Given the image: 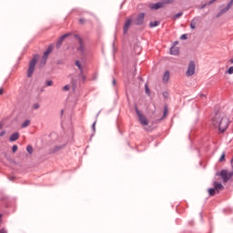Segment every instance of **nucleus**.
Listing matches in <instances>:
<instances>
[{"mask_svg": "<svg viewBox=\"0 0 233 233\" xmlns=\"http://www.w3.org/2000/svg\"><path fill=\"white\" fill-rule=\"evenodd\" d=\"M229 123L228 117L221 112L216 113L211 118V125H213L215 128H218L220 132H225L227 128H228Z\"/></svg>", "mask_w": 233, "mask_h": 233, "instance_id": "1", "label": "nucleus"}, {"mask_svg": "<svg viewBox=\"0 0 233 233\" xmlns=\"http://www.w3.org/2000/svg\"><path fill=\"white\" fill-rule=\"evenodd\" d=\"M174 3V0H162L161 2H157L156 4H151V10H159V8H165V5H170Z\"/></svg>", "mask_w": 233, "mask_h": 233, "instance_id": "2", "label": "nucleus"}, {"mask_svg": "<svg viewBox=\"0 0 233 233\" xmlns=\"http://www.w3.org/2000/svg\"><path fill=\"white\" fill-rule=\"evenodd\" d=\"M219 176L222 178L223 183H227L232 179L233 172L223 169L219 172Z\"/></svg>", "mask_w": 233, "mask_h": 233, "instance_id": "3", "label": "nucleus"}, {"mask_svg": "<svg viewBox=\"0 0 233 233\" xmlns=\"http://www.w3.org/2000/svg\"><path fill=\"white\" fill-rule=\"evenodd\" d=\"M37 64V57H34L30 63H29V67L27 71V77H32L34 74V70H35V65Z\"/></svg>", "mask_w": 233, "mask_h": 233, "instance_id": "4", "label": "nucleus"}, {"mask_svg": "<svg viewBox=\"0 0 233 233\" xmlns=\"http://www.w3.org/2000/svg\"><path fill=\"white\" fill-rule=\"evenodd\" d=\"M196 74V63L194 61H190L187 66V70L186 72L187 77H192Z\"/></svg>", "mask_w": 233, "mask_h": 233, "instance_id": "5", "label": "nucleus"}, {"mask_svg": "<svg viewBox=\"0 0 233 233\" xmlns=\"http://www.w3.org/2000/svg\"><path fill=\"white\" fill-rule=\"evenodd\" d=\"M75 39H76L78 41V52L81 53L82 56H85V44L83 43V38H81V36H79V35H75Z\"/></svg>", "mask_w": 233, "mask_h": 233, "instance_id": "6", "label": "nucleus"}, {"mask_svg": "<svg viewBox=\"0 0 233 233\" xmlns=\"http://www.w3.org/2000/svg\"><path fill=\"white\" fill-rule=\"evenodd\" d=\"M52 50H54V44H51L47 49L45 51L43 57H42V64L46 65V59H48V56L52 54Z\"/></svg>", "mask_w": 233, "mask_h": 233, "instance_id": "7", "label": "nucleus"}, {"mask_svg": "<svg viewBox=\"0 0 233 233\" xmlns=\"http://www.w3.org/2000/svg\"><path fill=\"white\" fill-rule=\"evenodd\" d=\"M136 112L140 121V124L143 125V127L148 126V119H147V116L141 114V112L137 108H136Z\"/></svg>", "mask_w": 233, "mask_h": 233, "instance_id": "8", "label": "nucleus"}, {"mask_svg": "<svg viewBox=\"0 0 233 233\" xmlns=\"http://www.w3.org/2000/svg\"><path fill=\"white\" fill-rule=\"evenodd\" d=\"M232 5H233V0H230L229 3L227 5V6L220 9V12L217 14V17H221L224 14H227V12L230 10V8H232Z\"/></svg>", "mask_w": 233, "mask_h": 233, "instance_id": "9", "label": "nucleus"}, {"mask_svg": "<svg viewBox=\"0 0 233 233\" xmlns=\"http://www.w3.org/2000/svg\"><path fill=\"white\" fill-rule=\"evenodd\" d=\"M145 21V13H140L137 15V19L135 20V25H143Z\"/></svg>", "mask_w": 233, "mask_h": 233, "instance_id": "10", "label": "nucleus"}, {"mask_svg": "<svg viewBox=\"0 0 233 233\" xmlns=\"http://www.w3.org/2000/svg\"><path fill=\"white\" fill-rule=\"evenodd\" d=\"M70 34H65L62 36L59 37L58 41L56 42V48H61V46L63 45V41L68 37Z\"/></svg>", "mask_w": 233, "mask_h": 233, "instance_id": "11", "label": "nucleus"}, {"mask_svg": "<svg viewBox=\"0 0 233 233\" xmlns=\"http://www.w3.org/2000/svg\"><path fill=\"white\" fill-rule=\"evenodd\" d=\"M131 25H132V18H129L126 21L124 25V34L128 33V29L130 28Z\"/></svg>", "mask_w": 233, "mask_h": 233, "instance_id": "12", "label": "nucleus"}, {"mask_svg": "<svg viewBox=\"0 0 233 233\" xmlns=\"http://www.w3.org/2000/svg\"><path fill=\"white\" fill-rule=\"evenodd\" d=\"M213 187L217 190V194H219V190H223V188H225L221 183L217 181L213 183Z\"/></svg>", "mask_w": 233, "mask_h": 233, "instance_id": "13", "label": "nucleus"}, {"mask_svg": "<svg viewBox=\"0 0 233 233\" xmlns=\"http://www.w3.org/2000/svg\"><path fill=\"white\" fill-rule=\"evenodd\" d=\"M198 21H199V19L198 17H195L191 20L190 22V29L191 30H196V26L198 25Z\"/></svg>", "mask_w": 233, "mask_h": 233, "instance_id": "14", "label": "nucleus"}, {"mask_svg": "<svg viewBox=\"0 0 233 233\" xmlns=\"http://www.w3.org/2000/svg\"><path fill=\"white\" fill-rule=\"evenodd\" d=\"M171 56H177L179 54V47L172 46L170 48Z\"/></svg>", "mask_w": 233, "mask_h": 233, "instance_id": "15", "label": "nucleus"}, {"mask_svg": "<svg viewBox=\"0 0 233 233\" xmlns=\"http://www.w3.org/2000/svg\"><path fill=\"white\" fill-rule=\"evenodd\" d=\"M168 79H170V72L169 71H166L164 73V76H163L164 83H168Z\"/></svg>", "mask_w": 233, "mask_h": 233, "instance_id": "16", "label": "nucleus"}, {"mask_svg": "<svg viewBox=\"0 0 233 233\" xmlns=\"http://www.w3.org/2000/svg\"><path fill=\"white\" fill-rule=\"evenodd\" d=\"M9 139L10 141H17L19 139V133H14Z\"/></svg>", "mask_w": 233, "mask_h": 233, "instance_id": "17", "label": "nucleus"}, {"mask_svg": "<svg viewBox=\"0 0 233 233\" xmlns=\"http://www.w3.org/2000/svg\"><path fill=\"white\" fill-rule=\"evenodd\" d=\"M149 26L150 28H156V26H159V21L150 22Z\"/></svg>", "mask_w": 233, "mask_h": 233, "instance_id": "18", "label": "nucleus"}, {"mask_svg": "<svg viewBox=\"0 0 233 233\" xmlns=\"http://www.w3.org/2000/svg\"><path fill=\"white\" fill-rule=\"evenodd\" d=\"M76 66H77L78 70H80V72H83V66H81V62H79V60L76 61Z\"/></svg>", "mask_w": 233, "mask_h": 233, "instance_id": "19", "label": "nucleus"}, {"mask_svg": "<svg viewBox=\"0 0 233 233\" xmlns=\"http://www.w3.org/2000/svg\"><path fill=\"white\" fill-rule=\"evenodd\" d=\"M216 192H218L214 187L208 189L209 196H216Z\"/></svg>", "mask_w": 233, "mask_h": 233, "instance_id": "20", "label": "nucleus"}, {"mask_svg": "<svg viewBox=\"0 0 233 233\" xmlns=\"http://www.w3.org/2000/svg\"><path fill=\"white\" fill-rule=\"evenodd\" d=\"M30 126V120H25L23 124H22V128H26V127Z\"/></svg>", "mask_w": 233, "mask_h": 233, "instance_id": "21", "label": "nucleus"}, {"mask_svg": "<svg viewBox=\"0 0 233 233\" xmlns=\"http://www.w3.org/2000/svg\"><path fill=\"white\" fill-rule=\"evenodd\" d=\"M181 15H183V12H179V13L176 14L173 16V19L176 21V19H179V17H181Z\"/></svg>", "mask_w": 233, "mask_h": 233, "instance_id": "22", "label": "nucleus"}, {"mask_svg": "<svg viewBox=\"0 0 233 233\" xmlns=\"http://www.w3.org/2000/svg\"><path fill=\"white\" fill-rule=\"evenodd\" d=\"M26 151L28 154H32L34 152V147H32V146H27Z\"/></svg>", "mask_w": 233, "mask_h": 233, "instance_id": "23", "label": "nucleus"}, {"mask_svg": "<svg viewBox=\"0 0 233 233\" xmlns=\"http://www.w3.org/2000/svg\"><path fill=\"white\" fill-rule=\"evenodd\" d=\"M79 77H80V79H82V81H85V79H86V76L85 75H83V70L80 71Z\"/></svg>", "mask_w": 233, "mask_h": 233, "instance_id": "24", "label": "nucleus"}, {"mask_svg": "<svg viewBox=\"0 0 233 233\" xmlns=\"http://www.w3.org/2000/svg\"><path fill=\"white\" fill-rule=\"evenodd\" d=\"M145 91H146V94H147V96H150V89L148 88V85H145Z\"/></svg>", "mask_w": 233, "mask_h": 233, "instance_id": "25", "label": "nucleus"}, {"mask_svg": "<svg viewBox=\"0 0 233 233\" xmlns=\"http://www.w3.org/2000/svg\"><path fill=\"white\" fill-rule=\"evenodd\" d=\"M46 85L47 86H52V85H54V82L51 81V80H48V81L46 82Z\"/></svg>", "mask_w": 233, "mask_h": 233, "instance_id": "26", "label": "nucleus"}, {"mask_svg": "<svg viewBox=\"0 0 233 233\" xmlns=\"http://www.w3.org/2000/svg\"><path fill=\"white\" fill-rule=\"evenodd\" d=\"M39 106H40L39 103H35V104L33 105V108L35 110H37L39 108Z\"/></svg>", "mask_w": 233, "mask_h": 233, "instance_id": "27", "label": "nucleus"}, {"mask_svg": "<svg viewBox=\"0 0 233 233\" xmlns=\"http://www.w3.org/2000/svg\"><path fill=\"white\" fill-rule=\"evenodd\" d=\"M63 90H65L66 92H68V90H70V86L66 85L63 87Z\"/></svg>", "mask_w": 233, "mask_h": 233, "instance_id": "28", "label": "nucleus"}, {"mask_svg": "<svg viewBox=\"0 0 233 233\" xmlns=\"http://www.w3.org/2000/svg\"><path fill=\"white\" fill-rule=\"evenodd\" d=\"M228 74H229V75H232V74H233V66H230V67L228 69Z\"/></svg>", "mask_w": 233, "mask_h": 233, "instance_id": "29", "label": "nucleus"}, {"mask_svg": "<svg viewBox=\"0 0 233 233\" xmlns=\"http://www.w3.org/2000/svg\"><path fill=\"white\" fill-rule=\"evenodd\" d=\"M79 23L80 25H85V23H86V20H85L84 18H80Z\"/></svg>", "mask_w": 233, "mask_h": 233, "instance_id": "30", "label": "nucleus"}, {"mask_svg": "<svg viewBox=\"0 0 233 233\" xmlns=\"http://www.w3.org/2000/svg\"><path fill=\"white\" fill-rule=\"evenodd\" d=\"M224 159H225V152L222 153V155H221V157L219 158L220 163L223 162Z\"/></svg>", "mask_w": 233, "mask_h": 233, "instance_id": "31", "label": "nucleus"}, {"mask_svg": "<svg viewBox=\"0 0 233 233\" xmlns=\"http://www.w3.org/2000/svg\"><path fill=\"white\" fill-rule=\"evenodd\" d=\"M180 39L182 40L188 39V36L185 34L180 36Z\"/></svg>", "mask_w": 233, "mask_h": 233, "instance_id": "32", "label": "nucleus"}, {"mask_svg": "<svg viewBox=\"0 0 233 233\" xmlns=\"http://www.w3.org/2000/svg\"><path fill=\"white\" fill-rule=\"evenodd\" d=\"M13 152L14 153L17 152V145L13 146Z\"/></svg>", "mask_w": 233, "mask_h": 233, "instance_id": "33", "label": "nucleus"}, {"mask_svg": "<svg viewBox=\"0 0 233 233\" xmlns=\"http://www.w3.org/2000/svg\"><path fill=\"white\" fill-rule=\"evenodd\" d=\"M168 112V110L167 109V106H164V116H167V113Z\"/></svg>", "mask_w": 233, "mask_h": 233, "instance_id": "34", "label": "nucleus"}, {"mask_svg": "<svg viewBox=\"0 0 233 233\" xmlns=\"http://www.w3.org/2000/svg\"><path fill=\"white\" fill-rule=\"evenodd\" d=\"M96 121H95V122L93 123V125H92V128H93V131H94V132H96Z\"/></svg>", "mask_w": 233, "mask_h": 233, "instance_id": "35", "label": "nucleus"}, {"mask_svg": "<svg viewBox=\"0 0 233 233\" xmlns=\"http://www.w3.org/2000/svg\"><path fill=\"white\" fill-rule=\"evenodd\" d=\"M0 233H8V231H6V229H5V228H2V229H0Z\"/></svg>", "mask_w": 233, "mask_h": 233, "instance_id": "36", "label": "nucleus"}, {"mask_svg": "<svg viewBox=\"0 0 233 233\" xmlns=\"http://www.w3.org/2000/svg\"><path fill=\"white\" fill-rule=\"evenodd\" d=\"M5 131L0 132V137H3V136H5Z\"/></svg>", "mask_w": 233, "mask_h": 233, "instance_id": "37", "label": "nucleus"}, {"mask_svg": "<svg viewBox=\"0 0 233 233\" xmlns=\"http://www.w3.org/2000/svg\"><path fill=\"white\" fill-rule=\"evenodd\" d=\"M206 6H207V4H204V5H201L200 8L203 10V8H205Z\"/></svg>", "mask_w": 233, "mask_h": 233, "instance_id": "38", "label": "nucleus"}, {"mask_svg": "<svg viewBox=\"0 0 233 233\" xmlns=\"http://www.w3.org/2000/svg\"><path fill=\"white\" fill-rule=\"evenodd\" d=\"M215 1H217V0H211V1H209L208 5H212V3H214Z\"/></svg>", "mask_w": 233, "mask_h": 233, "instance_id": "39", "label": "nucleus"}, {"mask_svg": "<svg viewBox=\"0 0 233 233\" xmlns=\"http://www.w3.org/2000/svg\"><path fill=\"white\" fill-rule=\"evenodd\" d=\"M3 94V88H0V96Z\"/></svg>", "mask_w": 233, "mask_h": 233, "instance_id": "40", "label": "nucleus"}, {"mask_svg": "<svg viewBox=\"0 0 233 233\" xmlns=\"http://www.w3.org/2000/svg\"><path fill=\"white\" fill-rule=\"evenodd\" d=\"M113 85L116 86V79H113Z\"/></svg>", "mask_w": 233, "mask_h": 233, "instance_id": "41", "label": "nucleus"}, {"mask_svg": "<svg viewBox=\"0 0 233 233\" xmlns=\"http://www.w3.org/2000/svg\"><path fill=\"white\" fill-rule=\"evenodd\" d=\"M229 62H230L231 64H233V58H231V59L229 60Z\"/></svg>", "mask_w": 233, "mask_h": 233, "instance_id": "42", "label": "nucleus"}, {"mask_svg": "<svg viewBox=\"0 0 233 233\" xmlns=\"http://www.w3.org/2000/svg\"><path fill=\"white\" fill-rule=\"evenodd\" d=\"M1 128H3V124L0 123V130H1Z\"/></svg>", "mask_w": 233, "mask_h": 233, "instance_id": "43", "label": "nucleus"}, {"mask_svg": "<svg viewBox=\"0 0 233 233\" xmlns=\"http://www.w3.org/2000/svg\"><path fill=\"white\" fill-rule=\"evenodd\" d=\"M200 97H205V95L201 94V95H200Z\"/></svg>", "mask_w": 233, "mask_h": 233, "instance_id": "44", "label": "nucleus"}, {"mask_svg": "<svg viewBox=\"0 0 233 233\" xmlns=\"http://www.w3.org/2000/svg\"><path fill=\"white\" fill-rule=\"evenodd\" d=\"M163 96H164L165 97H167V93H164Z\"/></svg>", "mask_w": 233, "mask_h": 233, "instance_id": "45", "label": "nucleus"}, {"mask_svg": "<svg viewBox=\"0 0 233 233\" xmlns=\"http://www.w3.org/2000/svg\"><path fill=\"white\" fill-rule=\"evenodd\" d=\"M1 218H3V215L0 214V223H1Z\"/></svg>", "mask_w": 233, "mask_h": 233, "instance_id": "46", "label": "nucleus"}, {"mask_svg": "<svg viewBox=\"0 0 233 233\" xmlns=\"http://www.w3.org/2000/svg\"><path fill=\"white\" fill-rule=\"evenodd\" d=\"M61 114H63V110L61 111Z\"/></svg>", "mask_w": 233, "mask_h": 233, "instance_id": "47", "label": "nucleus"}]
</instances>
